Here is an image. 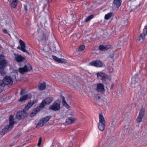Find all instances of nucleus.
Instances as JSON below:
<instances>
[{"mask_svg": "<svg viewBox=\"0 0 147 147\" xmlns=\"http://www.w3.org/2000/svg\"><path fill=\"white\" fill-rule=\"evenodd\" d=\"M7 61L2 54H0V74L2 76L5 75L4 68L7 66Z\"/></svg>", "mask_w": 147, "mask_h": 147, "instance_id": "f257e3e1", "label": "nucleus"}, {"mask_svg": "<svg viewBox=\"0 0 147 147\" xmlns=\"http://www.w3.org/2000/svg\"><path fill=\"white\" fill-rule=\"evenodd\" d=\"M99 121L98 123V128L101 131H103L106 126V121L102 114H100L99 115Z\"/></svg>", "mask_w": 147, "mask_h": 147, "instance_id": "f03ea898", "label": "nucleus"}, {"mask_svg": "<svg viewBox=\"0 0 147 147\" xmlns=\"http://www.w3.org/2000/svg\"><path fill=\"white\" fill-rule=\"evenodd\" d=\"M32 69V67L30 64L25 65L23 67H20L18 71L21 74H23L24 73L30 71Z\"/></svg>", "mask_w": 147, "mask_h": 147, "instance_id": "7ed1b4c3", "label": "nucleus"}, {"mask_svg": "<svg viewBox=\"0 0 147 147\" xmlns=\"http://www.w3.org/2000/svg\"><path fill=\"white\" fill-rule=\"evenodd\" d=\"M60 102L58 100L55 101L53 104L49 107V109L54 111H58L60 109Z\"/></svg>", "mask_w": 147, "mask_h": 147, "instance_id": "20e7f679", "label": "nucleus"}, {"mask_svg": "<svg viewBox=\"0 0 147 147\" xmlns=\"http://www.w3.org/2000/svg\"><path fill=\"white\" fill-rule=\"evenodd\" d=\"M51 118V116L50 115L47 116L42 118L40 120L36 125L37 128H39L43 126Z\"/></svg>", "mask_w": 147, "mask_h": 147, "instance_id": "39448f33", "label": "nucleus"}, {"mask_svg": "<svg viewBox=\"0 0 147 147\" xmlns=\"http://www.w3.org/2000/svg\"><path fill=\"white\" fill-rule=\"evenodd\" d=\"M27 115L26 111L24 109L22 111H18L16 114V116L18 119H23Z\"/></svg>", "mask_w": 147, "mask_h": 147, "instance_id": "423d86ee", "label": "nucleus"}, {"mask_svg": "<svg viewBox=\"0 0 147 147\" xmlns=\"http://www.w3.org/2000/svg\"><path fill=\"white\" fill-rule=\"evenodd\" d=\"M14 60L18 63H20L26 59L25 58L20 54L17 53H13Z\"/></svg>", "mask_w": 147, "mask_h": 147, "instance_id": "0eeeda50", "label": "nucleus"}, {"mask_svg": "<svg viewBox=\"0 0 147 147\" xmlns=\"http://www.w3.org/2000/svg\"><path fill=\"white\" fill-rule=\"evenodd\" d=\"M89 65L97 67H103V64L100 60H95L89 63Z\"/></svg>", "mask_w": 147, "mask_h": 147, "instance_id": "6e6552de", "label": "nucleus"}, {"mask_svg": "<svg viewBox=\"0 0 147 147\" xmlns=\"http://www.w3.org/2000/svg\"><path fill=\"white\" fill-rule=\"evenodd\" d=\"M53 100V98L51 97H49L46 98L42 101L39 105L40 107L42 109L46 105H49Z\"/></svg>", "mask_w": 147, "mask_h": 147, "instance_id": "1a4fd4ad", "label": "nucleus"}, {"mask_svg": "<svg viewBox=\"0 0 147 147\" xmlns=\"http://www.w3.org/2000/svg\"><path fill=\"white\" fill-rule=\"evenodd\" d=\"M3 81L5 85H11L13 83L12 78L10 76L6 75L3 78Z\"/></svg>", "mask_w": 147, "mask_h": 147, "instance_id": "9d476101", "label": "nucleus"}, {"mask_svg": "<svg viewBox=\"0 0 147 147\" xmlns=\"http://www.w3.org/2000/svg\"><path fill=\"white\" fill-rule=\"evenodd\" d=\"M19 41L21 47H17V49H19L23 52L29 54V52L25 49L26 45L24 42L21 39Z\"/></svg>", "mask_w": 147, "mask_h": 147, "instance_id": "9b49d317", "label": "nucleus"}, {"mask_svg": "<svg viewBox=\"0 0 147 147\" xmlns=\"http://www.w3.org/2000/svg\"><path fill=\"white\" fill-rule=\"evenodd\" d=\"M145 113V110L144 109H141L140 111L139 115L136 119L138 123H140L142 121V118L143 117Z\"/></svg>", "mask_w": 147, "mask_h": 147, "instance_id": "f8f14e48", "label": "nucleus"}, {"mask_svg": "<svg viewBox=\"0 0 147 147\" xmlns=\"http://www.w3.org/2000/svg\"><path fill=\"white\" fill-rule=\"evenodd\" d=\"M111 78L110 76L108 75L105 74L102 79V81L104 84H107L111 82Z\"/></svg>", "mask_w": 147, "mask_h": 147, "instance_id": "ddd939ff", "label": "nucleus"}, {"mask_svg": "<svg viewBox=\"0 0 147 147\" xmlns=\"http://www.w3.org/2000/svg\"><path fill=\"white\" fill-rule=\"evenodd\" d=\"M105 90L104 85L101 83L97 84L96 90L99 92H102Z\"/></svg>", "mask_w": 147, "mask_h": 147, "instance_id": "4468645a", "label": "nucleus"}, {"mask_svg": "<svg viewBox=\"0 0 147 147\" xmlns=\"http://www.w3.org/2000/svg\"><path fill=\"white\" fill-rule=\"evenodd\" d=\"M15 121H14L13 116V115H11L9 118V125H7V127H8L10 129H11L15 124Z\"/></svg>", "mask_w": 147, "mask_h": 147, "instance_id": "2eb2a0df", "label": "nucleus"}, {"mask_svg": "<svg viewBox=\"0 0 147 147\" xmlns=\"http://www.w3.org/2000/svg\"><path fill=\"white\" fill-rule=\"evenodd\" d=\"M111 47V46L110 45H100L98 47V49L102 51H105L108 50Z\"/></svg>", "mask_w": 147, "mask_h": 147, "instance_id": "dca6fc26", "label": "nucleus"}, {"mask_svg": "<svg viewBox=\"0 0 147 147\" xmlns=\"http://www.w3.org/2000/svg\"><path fill=\"white\" fill-rule=\"evenodd\" d=\"M36 102V101L35 100H30L28 102L26 106L24 107V109L26 111L28 110Z\"/></svg>", "mask_w": 147, "mask_h": 147, "instance_id": "f3484780", "label": "nucleus"}, {"mask_svg": "<svg viewBox=\"0 0 147 147\" xmlns=\"http://www.w3.org/2000/svg\"><path fill=\"white\" fill-rule=\"evenodd\" d=\"M52 57L58 63H65L67 62V60L63 58H59L55 55H53Z\"/></svg>", "mask_w": 147, "mask_h": 147, "instance_id": "a211bd4d", "label": "nucleus"}, {"mask_svg": "<svg viewBox=\"0 0 147 147\" xmlns=\"http://www.w3.org/2000/svg\"><path fill=\"white\" fill-rule=\"evenodd\" d=\"M42 109L39 106L37 107L30 114V116L31 117H32L34 116L37 113L40 111Z\"/></svg>", "mask_w": 147, "mask_h": 147, "instance_id": "6ab92c4d", "label": "nucleus"}, {"mask_svg": "<svg viewBox=\"0 0 147 147\" xmlns=\"http://www.w3.org/2000/svg\"><path fill=\"white\" fill-rule=\"evenodd\" d=\"M121 2V0H114L113 5L115 7L118 8L120 6Z\"/></svg>", "mask_w": 147, "mask_h": 147, "instance_id": "aec40b11", "label": "nucleus"}, {"mask_svg": "<svg viewBox=\"0 0 147 147\" xmlns=\"http://www.w3.org/2000/svg\"><path fill=\"white\" fill-rule=\"evenodd\" d=\"M38 88L40 90H44L46 88V83L45 82H43L42 83H39L38 84Z\"/></svg>", "mask_w": 147, "mask_h": 147, "instance_id": "412c9836", "label": "nucleus"}, {"mask_svg": "<svg viewBox=\"0 0 147 147\" xmlns=\"http://www.w3.org/2000/svg\"><path fill=\"white\" fill-rule=\"evenodd\" d=\"M105 73L102 72H97L96 75L97 76L98 79L102 80L105 74Z\"/></svg>", "mask_w": 147, "mask_h": 147, "instance_id": "4be33fe9", "label": "nucleus"}, {"mask_svg": "<svg viewBox=\"0 0 147 147\" xmlns=\"http://www.w3.org/2000/svg\"><path fill=\"white\" fill-rule=\"evenodd\" d=\"M18 0H13L10 4V5L11 8H15L17 5Z\"/></svg>", "mask_w": 147, "mask_h": 147, "instance_id": "5701e85b", "label": "nucleus"}, {"mask_svg": "<svg viewBox=\"0 0 147 147\" xmlns=\"http://www.w3.org/2000/svg\"><path fill=\"white\" fill-rule=\"evenodd\" d=\"M146 36H147V26L144 27L143 33L140 34L139 37H145Z\"/></svg>", "mask_w": 147, "mask_h": 147, "instance_id": "b1692460", "label": "nucleus"}, {"mask_svg": "<svg viewBox=\"0 0 147 147\" xmlns=\"http://www.w3.org/2000/svg\"><path fill=\"white\" fill-rule=\"evenodd\" d=\"M62 102L63 105L67 109L69 108V106L68 104L67 103L65 100V97L63 96H62Z\"/></svg>", "mask_w": 147, "mask_h": 147, "instance_id": "393cba45", "label": "nucleus"}, {"mask_svg": "<svg viewBox=\"0 0 147 147\" xmlns=\"http://www.w3.org/2000/svg\"><path fill=\"white\" fill-rule=\"evenodd\" d=\"M9 129L10 128L8 127H7V126H6L2 129L1 132V134L2 135H4L8 131Z\"/></svg>", "mask_w": 147, "mask_h": 147, "instance_id": "a878e982", "label": "nucleus"}, {"mask_svg": "<svg viewBox=\"0 0 147 147\" xmlns=\"http://www.w3.org/2000/svg\"><path fill=\"white\" fill-rule=\"evenodd\" d=\"M113 14L112 13L110 12L105 15L104 18L105 20H108L113 16Z\"/></svg>", "mask_w": 147, "mask_h": 147, "instance_id": "bb28decb", "label": "nucleus"}, {"mask_svg": "<svg viewBox=\"0 0 147 147\" xmlns=\"http://www.w3.org/2000/svg\"><path fill=\"white\" fill-rule=\"evenodd\" d=\"M41 40L39 41V42H42V44L45 45V47L46 46V45L47 44V38L46 37H41Z\"/></svg>", "mask_w": 147, "mask_h": 147, "instance_id": "cd10ccee", "label": "nucleus"}, {"mask_svg": "<svg viewBox=\"0 0 147 147\" xmlns=\"http://www.w3.org/2000/svg\"><path fill=\"white\" fill-rule=\"evenodd\" d=\"M5 85L2 80H0V93L4 89Z\"/></svg>", "mask_w": 147, "mask_h": 147, "instance_id": "c85d7f7f", "label": "nucleus"}, {"mask_svg": "<svg viewBox=\"0 0 147 147\" xmlns=\"http://www.w3.org/2000/svg\"><path fill=\"white\" fill-rule=\"evenodd\" d=\"M74 121V119L72 118H68L66 120V122L68 124H70Z\"/></svg>", "mask_w": 147, "mask_h": 147, "instance_id": "c756f323", "label": "nucleus"}, {"mask_svg": "<svg viewBox=\"0 0 147 147\" xmlns=\"http://www.w3.org/2000/svg\"><path fill=\"white\" fill-rule=\"evenodd\" d=\"M94 17V16L93 15H91L89 16H88L86 18L85 20V22H87L88 21H90Z\"/></svg>", "mask_w": 147, "mask_h": 147, "instance_id": "7c9ffc66", "label": "nucleus"}, {"mask_svg": "<svg viewBox=\"0 0 147 147\" xmlns=\"http://www.w3.org/2000/svg\"><path fill=\"white\" fill-rule=\"evenodd\" d=\"M85 49V46L84 45H81V46H80L79 47V49H78V51H82L84 50Z\"/></svg>", "mask_w": 147, "mask_h": 147, "instance_id": "2f4dec72", "label": "nucleus"}, {"mask_svg": "<svg viewBox=\"0 0 147 147\" xmlns=\"http://www.w3.org/2000/svg\"><path fill=\"white\" fill-rule=\"evenodd\" d=\"M25 95L27 100L31 98L32 96V94L31 93H28Z\"/></svg>", "mask_w": 147, "mask_h": 147, "instance_id": "473e14b6", "label": "nucleus"}, {"mask_svg": "<svg viewBox=\"0 0 147 147\" xmlns=\"http://www.w3.org/2000/svg\"><path fill=\"white\" fill-rule=\"evenodd\" d=\"M26 100H27V99L26 98L25 95H24L20 97L19 101V102H22L23 101H25Z\"/></svg>", "mask_w": 147, "mask_h": 147, "instance_id": "72a5a7b5", "label": "nucleus"}, {"mask_svg": "<svg viewBox=\"0 0 147 147\" xmlns=\"http://www.w3.org/2000/svg\"><path fill=\"white\" fill-rule=\"evenodd\" d=\"M145 38V37H138V38L137 40V42H142L144 39Z\"/></svg>", "mask_w": 147, "mask_h": 147, "instance_id": "f704fd0d", "label": "nucleus"}, {"mask_svg": "<svg viewBox=\"0 0 147 147\" xmlns=\"http://www.w3.org/2000/svg\"><path fill=\"white\" fill-rule=\"evenodd\" d=\"M42 141V138L41 137H40L39 138L38 143L37 144V146H40L41 144V143Z\"/></svg>", "mask_w": 147, "mask_h": 147, "instance_id": "c9c22d12", "label": "nucleus"}, {"mask_svg": "<svg viewBox=\"0 0 147 147\" xmlns=\"http://www.w3.org/2000/svg\"><path fill=\"white\" fill-rule=\"evenodd\" d=\"M141 90H143V91H141V92L143 94L145 93L147 91V89L144 88H141Z\"/></svg>", "mask_w": 147, "mask_h": 147, "instance_id": "e433bc0d", "label": "nucleus"}, {"mask_svg": "<svg viewBox=\"0 0 147 147\" xmlns=\"http://www.w3.org/2000/svg\"><path fill=\"white\" fill-rule=\"evenodd\" d=\"M26 93V92L25 90L24 89H22L20 91V94L21 95H23L24 94Z\"/></svg>", "mask_w": 147, "mask_h": 147, "instance_id": "4c0bfd02", "label": "nucleus"}, {"mask_svg": "<svg viewBox=\"0 0 147 147\" xmlns=\"http://www.w3.org/2000/svg\"><path fill=\"white\" fill-rule=\"evenodd\" d=\"M114 54L113 53H111L109 55V57L111 58H113L114 57Z\"/></svg>", "mask_w": 147, "mask_h": 147, "instance_id": "58836bf2", "label": "nucleus"}, {"mask_svg": "<svg viewBox=\"0 0 147 147\" xmlns=\"http://www.w3.org/2000/svg\"><path fill=\"white\" fill-rule=\"evenodd\" d=\"M95 97L97 100L100 99V96L98 95V94H96L95 96Z\"/></svg>", "mask_w": 147, "mask_h": 147, "instance_id": "ea45409f", "label": "nucleus"}, {"mask_svg": "<svg viewBox=\"0 0 147 147\" xmlns=\"http://www.w3.org/2000/svg\"><path fill=\"white\" fill-rule=\"evenodd\" d=\"M2 32L4 34H7V31L5 29H3L2 30Z\"/></svg>", "mask_w": 147, "mask_h": 147, "instance_id": "a19ab883", "label": "nucleus"}, {"mask_svg": "<svg viewBox=\"0 0 147 147\" xmlns=\"http://www.w3.org/2000/svg\"><path fill=\"white\" fill-rule=\"evenodd\" d=\"M109 71H110L111 72H112L113 71V69L112 67H109Z\"/></svg>", "mask_w": 147, "mask_h": 147, "instance_id": "79ce46f5", "label": "nucleus"}, {"mask_svg": "<svg viewBox=\"0 0 147 147\" xmlns=\"http://www.w3.org/2000/svg\"><path fill=\"white\" fill-rule=\"evenodd\" d=\"M47 6V4H44L43 5V6L42 7L43 9H44Z\"/></svg>", "mask_w": 147, "mask_h": 147, "instance_id": "37998d69", "label": "nucleus"}, {"mask_svg": "<svg viewBox=\"0 0 147 147\" xmlns=\"http://www.w3.org/2000/svg\"><path fill=\"white\" fill-rule=\"evenodd\" d=\"M114 86V84H112L111 86L110 89H112L113 88V87Z\"/></svg>", "mask_w": 147, "mask_h": 147, "instance_id": "c03bdc74", "label": "nucleus"}, {"mask_svg": "<svg viewBox=\"0 0 147 147\" xmlns=\"http://www.w3.org/2000/svg\"><path fill=\"white\" fill-rule=\"evenodd\" d=\"M27 6L26 5H24V7H25V9L26 10H27Z\"/></svg>", "mask_w": 147, "mask_h": 147, "instance_id": "a18cd8bd", "label": "nucleus"}, {"mask_svg": "<svg viewBox=\"0 0 147 147\" xmlns=\"http://www.w3.org/2000/svg\"><path fill=\"white\" fill-rule=\"evenodd\" d=\"M140 4H139V5H138L137 6V7H138V8H139V7H140Z\"/></svg>", "mask_w": 147, "mask_h": 147, "instance_id": "49530a36", "label": "nucleus"}, {"mask_svg": "<svg viewBox=\"0 0 147 147\" xmlns=\"http://www.w3.org/2000/svg\"><path fill=\"white\" fill-rule=\"evenodd\" d=\"M7 1L9 2L10 1H11V0H7Z\"/></svg>", "mask_w": 147, "mask_h": 147, "instance_id": "de8ad7c7", "label": "nucleus"}, {"mask_svg": "<svg viewBox=\"0 0 147 147\" xmlns=\"http://www.w3.org/2000/svg\"><path fill=\"white\" fill-rule=\"evenodd\" d=\"M136 76H136H138V75H135V76Z\"/></svg>", "mask_w": 147, "mask_h": 147, "instance_id": "09e8293b", "label": "nucleus"}, {"mask_svg": "<svg viewBox=\"0 0 147 147\" xmlns=\"http://www.w3.org/2000/svg\"><path fill=\"white\" fill-rule=\"evenodd\" d=\"M88 41V42H90L88 40H87Z\"/></svg>", "mask_w": 147, "mask_h": 147, "instance_id": "8fccbe9b", "label": "nucleus"}, {"mask_svg": "<svg viewBox=\"0 0 147 147\" xmlns=\"http://www.w3.org/2000/svg\"><path fill=\"white\" fill-rule=\"evenodd\" d=\"M8 35H9V36H10V34H8Z\"/></svg>", "mask_w": 147, "mask_h": 147, "instance_id": "3c124183", "label": "nucleus"}, {"mask_svg": "<svg viewBox=\"0 0 147 147\" xmlns=\"http://www.w3.org/2000/svg\"><path fill=\"white\" fill-rule=\"evenodd\" d=\"M2 21H4V20H2Z\"/></svg>", "mask_w": 147, "mask_h": 147, "instance_id": "603ef678", "label": "nucleus"}, {"mask_svg": "<svg viewBox=\"0 0 147 147\" xmlns=\"http://www.w3.org/2000/svg\"><path fill=\"white\" fill-rule=\"evenodd\" d=\"M1 47V46L0 45V48Z\"/></svg>", "mask_w": 147, "mask_h": 147, "instance_id": "864d4df0", "label": "nucleus"}, {"mask_svg": "<svg viewBox=\"0 0 147 147\" xmlns=\"http://www.w3.org/2000/svg\"><path fill=\"white\" fill-rule=\"evenodd\" d=\"M21 1H22L23 0H21Z\"/></svg>", "mask_w": 147, "mask_h": 147, "instance_id": "5fc2aeb1", "label": "nucleus"}]
</instances>
